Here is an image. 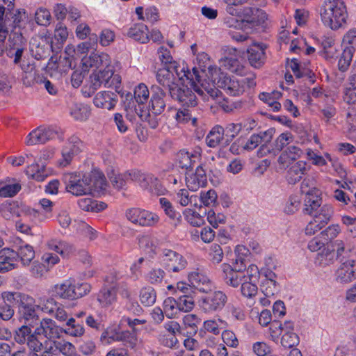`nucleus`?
Listing matches in <instances>:
<instances>
[{"label":"nucleus","instance_id":"42","mask_svg":"<svg viewBox=\"0 0 356 356\" xmlns=\"http://www.w3.org/2000/svg\"><path fill=\"white\" fill-rule=\"evenodd\" d=\"M63 332L72 337H79L83 335L85 330L82 324L77 323L74 318H70L66 321Z\"/></svg>","mask_w":356,"mask_h":356},{"label":"nucleus","instance_id":"50","mask_svg":"<svg viewBox=\"0 0 356 356\" xmlns=\"http://www.w3.org/2000/svg\"><path fill=\"white\" fill-rule=\"evenodd\" d=\"M36 335L34 333L27 339V345L30 350L29 356H39V353L44 349V342L40 341Z\"/></svg>","mask_w":356,"mask_h":356},{"label":"nucleus","instance_id":"54","mask_svg":"<svg viewBox=\"0 0 356 356\" xmlns=\"http://www.w3.org/2000/svg\"><path fill=\"white\" fill-rule=\"evenodd\" d=\"M165 277V271L161 268H152L145 275V280L151 284L156 285L162 282Z\"/></svg>","mask_w":356,"mask_h":356},{"label":"nucleus","instance_id":"5","mask_svg":"<svg viewBox=\"0 0 356 356\" xmlns=\"http://www.w3.org/2000/svg\"><path fill=\"white\" fill-rule=\"evenodd\" d=\"M111 64L108 67H104L94 72L90 76L92 92H95L102 85L106 88H118L121 82L119 74H114Z\"/></svg>","mask_w":356,"mask_h":356},{"label":"nucleus","instance_id":"11","mask_svg":"<svg viewBox=\"0 0 356 356\" xmlns=\"http://www.w3.org/2000/svg\"><path fill=\"white\" fill-rule=\"evenodd\" d=\"M136 182L143 189L152 195H162L166 191L158 178L152 174L143 173L137 170Z\"/></svg>","mask_w":356,"mask_h":356},{"label":"nucleus","instance_id":"49","mask_svg":"<svg viewBox=\"0 0 356 356\" xmlns=\"http://www.w3.org/2000/svg\"><path fill=\"white\" fill-rule=\"evenodd\" d=\"M25 172L29 178L37 181H43L47 177V174L43 168L40 167L37 163H33L28 166Z\"/></svg>","mask_w":356,"mask_h":356},{"label":"nucleus","instance_id":"45","mask_svg":"<svg viewBox=\"0 0 356 356\" xmlns=\"http://www.w3.org/2000/svg\"><path fill=\"white\" fill-rule=\"evenodd\" d=\"M149 97V92L147 86L144 83L138 84L134 89V99L138 103V110L142 109L141 106H143L147 102ZM144 106H143V108Z\"/></svg>","mask_w":356,"mask_h":356},{"label":"nucleus","instance_id":"48","mask_svg":"<svg viewBox=\"0 0 356 356\" xmlns=\"http://www.w3.org/2000/svg\"><path fill=\"white\" fill-rule=\"evenodd\" d=\"M140 300L145 307L154 305L156 299L155 290L151 286L143 287L140 291Z\"/></svg>","mask_w":356,"mask_h":356},{"label":"nucleus","instance_id":"27","mask_svg":"<svg viewBox=\"0 0 356 356\" xmlns=\"http://www.w3.org/2000/svg\"><path fill=\"white\" fill-rule=\"evenodd\" d=\"M307 172V163L304 161H297L287 171L286 179L288 182L291 184L298 182Z\"/></svg>","mask_w":356,"mask_h":356},{"label":"nucleus","instance_id":"25","mask_svg":"<svg viewBox=\"0 0 356 356\" xmlns=\"http://www.w3.org/2000/svg\"><path fill=\"white\" fill-rule=\"evenodd\" d=\"M356 279L354 261L343 262L337 271V280L341 283H349Z\"/></svg>","mask_w":356,"mask_h":356},{"label":"nucleus","instance_id":"12","mask_svg":"<svg viewBox=\"0 0 356 356\" xmlns=\"http://www.w3.org/2000/svg\"><path fill=\"white\" fill-rule=\"evenodd\" d=\"M170 96L185 107H195L197 104L196 95L187 86L170 88Z\"/></svg>","mask_w":356,"mask_h":356},{"label":"nucleus","instance_id":"43","mask_svg":"<svg viewBox=\"0 0 356 356\" xmlns=\"http://www.w3.org/2000/svg\"><path fill=\"white\" fill-rule=\"evenodd\" d=\"M27 296V294L17 291H6L1 293V298L2 300V303L14 307L17 303L20 305L24 297L25 298Z\"/></svg>","mask_w":356,"mask_h":356},{"label":"nucleus","instance_id":"44","mask_svg":"<svg viewBox=\"0 0 356 356\" xmlns=\"http://www.w3.org/2000/svg\"><path fill=\"white\" fill-rule=\"evenodd\" d=\"M163 307L165 315L168 318H176L180 312L177 300L172 297L167 298L163 302Z\"/></svg>","mask_w":356,"mask_h":356},{"label":"nucleus","instance_id":"23","mask_svg":"<svg viewBox=\"0 0 356 356\" xmlns=\"http://www.w3.org/2000/svg\"><path fill=\"white\" fill-rule=\"evenodd\" d=\"M266 47L261 44H253L248 49V58L250 64L255 67H261L266 59Z\"/></svg>","mask_w":356,"mask_h":356},{"label":"nucleus","instance_id":"15","mask_svg":"<svg viewBox=\"0 0 356 356\" xmlns=\"http://www.w3.org/2000/svg\"><path fill=\"white\" fill-rule=\"evenodd\" d=\"M83 147L81 140L76 136H72L68 140L67 144L63 149L62 159L59 163L65 167L70 163L74 155L79 154Z\"/></svg>","mask_w":356,"mask_h":356},{"label":"nucleus","instance_id":"22","mask_svg":"<svg viewBox=\"0 0 356 356\" xmlns=\"http://www.w3.org/2000/svg\"><path fill=\"white\" fill-rule=\"evenodd\" d=\"M302 154L303 151L299 147L291 145L281 153L277 161L282 168L286 169L300 159Z\"/></svg>","mask_w":356,"mask_h":356},{"label":"nucleus","instance_id":"57","mask_svg":"<svg viewBox=\"0 0 356 356\" xmlns=\"http://www.w3.org/2000/svg\"><path fill=\"white\" fill-rule=\"evenodd\" d=\"M353 56V49L352 47H346L341 54L339 60V69L345 72L348 70Z\"/></svg>","mask_w":356,"mask_h":356},{"label":"nucleus","instance_id":"36","mask_svg":"<svg viewBox=\"0 0 356 356\" xmlns=\"http://www.w3.org/2000/svg\"><path fill=\"white\" fill-rule=\"evenodd\" d=\"M224 134L225 130L222 126H214L206 137L207 145L209 147H216L223 139Z\"/></svg>","mask_w":356,"mask_h":356},{"label":"nucleus","instance_id":"16","mask_svg":"<svg viewBox=\"0 0 356 356\" xmlns=\"http://www.w3.org/2000/svg\"><path fill=\"white\" fill-rule=\"evenodd\" d=\"M63 333V329L59 327L54 321L50 318H44L39 327L35 330L37 335H43L47 339H58Z\"/></svg>","mask_w":356,"mask_h":356},{"label":"nucleus","instance_id":"38","mask_svg":"<svg viewBox=\"0 0 356 356\" xmlns=\"http://www.w3.org/2000/svg\"><path fill=\"white\" fill-rule=\"evenodd\" d=\"M271 137V134L269 131H264L257 134H252L248 140L245 145L243 147V149L248 151L253 150L264 140H270Z\"/></svg>","mask_w":356,"mask_h":356},{"label":"nucleus","instance_id":"46","mask_svg":"<svg viewBox=\"0 0 356 356\" xmlns=\"http://www.w3.org/2000/svg\"><path fill=\"white\" fill-rule=\"evenodd\" d=\"M17 252L19 254V260L20 259L23 266L29 265L35 257L33 248L29 244L22 245Z\"/></svg>","mask_w":356,"mask_h":356},{"label":"nucleus","instance_id":"26","mask_svg":"<svg viewBox=\"0 0 356 356\" xmlns=\"http://www.w3.org/2000/svg\"><path fill=\"white\" fill-rule=\"evenodd\" d=\"M157 82L163 87L169 88L170 92V88H175V80L178 77L174 70L170 67H164L160 68L156 75Z\"/></svg>","mask_w":356,"mask_h":356},{"label":"nucleus","instance_id":"28","mask_svg":"<svg viewBox=\"0 0 356 356\" xmlns=\"http://www.w3.org/2000/svg\"><path fill=\"white\" fill-rule=\"evenodd\" d=\"M127 34L129 38L142 44H145L149 41L148 28L142 23L134 24L129 29Z\"/></svg>","mask_w":356,"mask_h":356},{"label":"nucleus","instance_id":"56","mask_svg":"<svg viewBox=\"0 0 356 356\" xmlns=\"http://www.w3.org/2000/svg\"><path fill=\"white\" fill-rule=\"evenodd\" d=\"M208 255L212 264H218L222 261L224 253L220 245L213 243L209 248Z\"/></svg>","mask_w":356,"mask_h":356},{"label":"nucleus","instance_id":"24","mask_svg":"<svg viewBox=\"0 0 356 356\" xmlns=\"http://www.w3.org/2000/svg\"><path fill=\"white\" fill-rule=\"evenodd\" d=\"M117 95L110 91H102L96 94L93 103L97 108L112 110L117 104Z\"/></svg>","mask_w":356,"mask_h":356},{"label":"nucleus","instance_id":"1","mask_svg":"<svg viewBox=\"0 0 356 356\" xmlns=\"http://www.w3.org/2000/svg\"><path fill=\"white\" fill-rule=\"evenodd\" d=\"M193 74L195 76L197 82L193 81L192 87L195 92L207 99H209V97L214 99L220 94V91L215 85L232 96L242 95L246 88L254 87L256 85L254 74L247 78L238 79L222 72L220 68H215L213 72H211L212 83H210L201 82L199 76L196 74L197 72L196 67H193Z\"/></svg>","mask_w":356,"mask_h":356},{"label":"nucleus","instance_id":"40","mask_svg":"<svg viewBox=\"0 0 356 356\" xmlns=\"http://www.w3.org/2000/svg\"><path fill=\"white\" fill-rule=\"evenodd\" d=\"M136 14L139 19L146 20L152 23L156 22L159 17L158 9L154 6L148 7L145 10L141 6L137 7Z\"/></svg>","mask_w":356,"mask_h":356},{"label":"nucleus","instance_id":"32","mask_svg":"<svg viewBox=\"0 0 356 356\" xmlns=\"http://www.w3.org/2000/svg\"><path fill=\"white\" fill-rule=\"evenodd\" d=\"M314 193L306 195L304 199V210L309 215H312L321 207L322 203L320 190H314Z\"/></svg>","mask_w":356,"mask_h":356},{"label":"nucleus","instance_id":"20","mask_svg":"<svg viewBox=\"0 0 356 356\" xmlns=\"http://www.w3.org/2000/svg\"><path fill=\"white\" fill-rule=\"evenodd\" d=\"M34 303V299L28 295L25 298H23L22 302L19 305V312L22 318L30 326H32V323L38 319Z\"/></svg>","mask_w":356,"mask_h":356},{"label":"nucleus","instance_id":"60","mask_svg":"<svg viewBox=\"0 0 356 356\" xmlns=\"http://www.w3.org/2000/svg\"><path fill=\"white\" fill-rule=\"evenodd\" d=\"M307 159L312 161L314 165L322 167L327 165V159L324 156H321L310 148L306 149Z\"/></svg>","mask_w":356,"mask_h":356},{"label":"nucleus","instance_id":"37","mask_svg":"<svg viewBox=\"0 0 356 356\" xmlns=\"http://www.w3.org/2000/svg\"><path fill=\"white\" fill-rule=\"evenodd\" d=\"M79 207L86 211L99 212L104 210L107 205L103 202H98L91 198L86 197L78 201Z\"/></svg>","mask_w":356,"mask_h":356},{"label":"nucleus","instance_id":"9","mask_svg":"<svg viewBox=\"0 0 356 356\" xmlns=\"http://www.w3.org/2000/svg\"><path fill=\"white\" fill-rule=\"evenodd\" d=\"M158 56L162 63L166 65V67H172L175 70L179 80L183 81L184 78H186L191 84L193 81H195L192 73L188 70H186L184 65L180 66L177 62L173 61L171 54L167 48L164 47H160L158 50Z\"/></svg>","mask_w":356,"mask_h":356},{"label":"nucleus","instance_id":"59","mask_svg":"<svg viewBox=\"0 0 356 356\" xmlns=\"http://www.w3.org/2000/svg\"><path fill=\"white\" fill-rule=\"evenodd\" d=\"M177 300L178 302V309L182 312H189L195 306L194 299L189 295L180 296Z\"/></svg>","mask_w":356,"mask_h":356},{"label":"nucleus","instance_id":"6","mask_svg":"<svg viewBox=\"0 0 356 356\" xmlns=\"http://www.w3.org/2000/svg\"><path fill=\"white\" fill-rule=\"evenodd\" d=\"M227 299V296L222 291L207 292L200 300L199 305L204 313L211 314L222 310Z\"/></svg>","mask_w":356,"mask_h":356},{"label":"nucleus","instance_id":"14","mask_svg":"<svg viewBox=\"0 0 356 356\" xmlns=\"http://www.w3.org/2000/svg\"><path fill=\"white\" fill-rule=\"evenodd\" d=\"M220 267L222 277L228 286L237 288L246 278L245 273L241 271V268L232 269L231 265L227 263H223Z\"/></svg>","mask_w":356,"mask_h":356},{"label":"nucleus","instance_id":"53","mask_svg":"<svg viewBox=\"0 0 356 356\" xmlns=\"http://www.w3.org/2000/svg\"><path fill=\"white\" fill-rule=\"evenodd\" d=\"M58 305V302L52 298H40L37 307L44 313L51 315L54 314Z\"/></svg>","mask_w":356,"mask_h":356},{"label":"nucleus","instance_id":"64","mask_svg":"<svg viewBox=\"0 0 356 356\" xmlns=\"http://www.w3.org/2000/svg\"><path fill=\"white\" fill-rule=\"evenodd\" d=\"M322 46L327 58H332L337 51L334 40L331 37H324L322 40Z\"/></svg>","mask_w":356,"mask_h":356},{"label":"nucleus","instance_id":"30","mask_svg":"<svg viewBox=\"0 0 356 356\" xmlns=\"http://www.w3.org/2000/svg\"><path fill=\"white\" fill-rule=\"evenodd\" d=\"M137 170L127 171L121 174H113L110 177L113 186L117 189H122L130 181H136Z\"/></svg>","mask_w":356,"mask_h":356},{"label":"nucleus","instance_id":"61","mask_svg":"<svg viewBox=\"0 0 356 356\" xmlns=\"http://www.w3.org/2000/svg\"><path fill=\"white\" fill-rule=\"evenodd\" d=\"M175 119L178 123H190L193 127H195L197 124V119L195 118H192L189 110L186 108L178 110L175 115Z\"/></svg>","mask_w":356,"mask_h":356},{"label":"nucleus","instance_id":"34","mask_svg":"<svg viewBox=\"0 0 356 356\" xmlns=\"http://www.w3.org/2000/svg\"><path fill=\"white\" fill-rule=\"evenodd\" d=\"M188 277L191 284L200 291L207 292L211 285L210 280L200 273L191 272L188 274Z\"/></svg>","mask_w":356,"mask_h":356},{"label":"nucleus","instance_id":"4","mask_svg":"<svg viewBox=\"0 0 356 356\" xmlns=\"http://www.w3.org/2000/svg\"><path fill=\"white\" fill-rule=\"evenodd\" d=\"M323 23L332 30H337L346 22L348 13L343 0H325L321 10Z\"/></svg>","mask_w":356,"mask_h":356},{"label":"nucleus","instance_id":"10","mask_svg":"<svg viewBox=\"0 0 356 356\" xmlns=\"http://www.w3.org/2000/svg\"><path fill=\"white\" fill-rule=\"evenodd\" d=\"M111 64V59L109 55L104 52L95 51L88 56L81 58L82 69L84 71H89L90 69L97 71L104 67H108Z\"/></svg>","mask_w":356,"mask_h":356},{"label":"nucleus","instance_id":"55","mask_svg":"<svg viewBox=\"0 0 356 356\" xmlns=\"http://www.w3.org/2000/svg\"><path fill=\"white\" fill-rule=\"evenodd\" d=\"M73 300L87 295L91 290V286L87 282H75L72 280Z\"/></svg>","mask_w":356,"mask_h":356},{"label":"nucleus","instance_id":"29","mask_svg":"<svg viewBox=\"0 0 356 356\" xmlns=\"http://www.w3.org/2000/svg\"><path fill=\"white\" fill-rule=\"evenodd\" d=\"M342 98L346 104L356 102V74L350 75L344 83Z\"/></svg>","mask_w":356,"mask_h":356},{"label":"nucleus","instance_id":"47","mask_svg":"<svg viewBox=\"0 0 356 356\" xmlns=\"http://www.w3.org/2000/svg\"><path fill=\"white\" fill-rule=\"evenodd\" d=\"M182 213L186 221L193 227H200L204 223V218L193 209H185Z\"/></svg>","mask_w":356,"mask_h":356},{"label":"nucleus","instance_id":"39","mask_svg":"<svg viewBox=\"0 0 356 356\" xmlns=\"http://www.w3.org/2000/svg\"><path fill=\"white\" fill-rule=\"evenodd\" d=\"M116 300V290L115 286L104 287L97 295V300L102 307H108Z\"/></svg>","mask_w":356,"mask_h":356},{"label":"nucleus","instance_id":"35","mask_svg":"<svg viewBox=\"0 0 356 356\" xmlns=\"http://www.w3.org/2000/svg\"><path fill=\"white\" fill-rule=\"evenodd\" d=\"M53 291L56 297L73 300L72 280H67L54 286Z\"/></svg>","mask_w":356,"mask_h":356},{"label":"nucleus","instance_id":"8","mask_svg":"<svg viewBox=\"0 0 356 356\" xmlns=\"http://www.w3.org/2000/svg\"><path fill=\"white\" fill-rule=\"evenodd\" d=\"M159 261L168 272L179 273L184 270L188 262L181 254L170 250L163 249L159 256Z\"/></svg>","mask_w":356,"mask_h":356},{"label":"nucleus","instance_id":"2","mask_svg":"<svg viewBox=\"0 0 356 356\" xmlns=\"http://www.w3.org/2000/svg\"><path fill=\"white\" fill-rule=\"evenodd\" d=\"M63 181L66 191L74 196L86 195L93 191L99 192L106 189L104 175L98 170L91 171L82 177L76 173H65Z\"/></svg>","mask_w":356,"mask_h":356},{"label":"nucleus","instance_id":"17","mask_svg":"<svg viewBox=\"0 0 356 356\" xmlns=\"http://www.w3.org/2000/svg\"><path fill=\"white\" fill-rule=\"evenodd\" d=\"M152 93L147 111L151 112L154 115H160L165 108V101L164 99L165 93L158 86H152Z\"/></svg>","mask_w":356,"mask_h":356},{"label":"nucleus","instance_id":"19","mask_svg":"<svg viewBox=\"0 0 356 356\" xmlns=\"http://www.w3.org/2000/svg\"><path fill=\"white\" fill-rule=\"evenodd\" d=\"M207 183L205 170L202 166H198L195 172H187L186 175V184L192 191H197L200 188L204 187Z\"/></svg>","mask_w":356,"mask_h":356},{"label":"nucleus","instance_id":"62","mask_svg":"<svg viewBox=\"0 0 356 356\" xmlns=\"http://www.w3.org/2000/svg\"><path fill=\"white\" fill-rule=\"evenodd\" d=\"M59 341L56 339L45 340L44 349L41 356H58Z\"/></svg>","mask_w":356,"mask_h":356},{"label":"nucleus","instance_id":"3","mask_svg":"<svg viewBox=\"0 0 356 356\" xmlns=\"http://www.w3.org/2000/svg\"><path fill=\"white\" fill-rule=\"evenodd\" d=\"M28 21L26 12L17 13L13 19L0 20V54L3 51V44L8 36V42L15 44H21L24 42V36L22 32L25 28Z\"/></svg>","mask_w":356,"mask_h":356},{"label":"nucleus","instance_id":"18","mask_svg":"<svg viewBox=\"0 0 356 356\" xmlns=\"http://www.w3.org/2000/svg\"><path fill=\"white\" fill-rule=\"evenodd\" d=\"M19 254L10 248L0 251V273H6L17 267Z\"/></svg>","mask_w":356,"mask_h":356},{"label":"nucleus","instance_id":"63","mask_svg":"<svg viewBox=\"0 0 356 356\" xmlns=\"http://www.w3.org/2000/svg\"><path fill=\"white\" fill-rule=\"evenodd\" d=\"M35 18L38 24L40 26H48L51 23V15L47 9L40 8L35 12Z\"/></svg>","mask_w":356,"mask_h":356},{"label":"nucleus","instance_id":"51","mask_svg":"<svg viewBox=\"0 0 356 356\" xmlns=\"http://www.w3.org/2000/svg\"><path fill=\"white\" fill-rule=\"evenodd\" d=\"M159 203L166 216H168L172 220H177V221H180V213L175 209L172 203L167 198L161 197L159 199Z\"/></svg>","mask_w":356,"mask_h":356},{"label":"nucleus","instance_id":"58","mask_svg":"<svg viewBox=\"0 0 356 356\" xmlns=\"http://www.w3.org/2000/svg\"><path fill=\"white\" fill-rule=\"evenodd\" d=\"M258 291L257 286L253 281L247 280V278L241 284V295L244 297L251 298L256 296Z\"/></svg>","mask_w":356,"mask_h":356},{"label":"nucleus","instance_id":"31","mask_svg":"<svg viewBox=\"0 0 356 356\" xmlns=\"http://www.w3.org/2000/svg\"><path fill=\"white\" fill-rule=\"evenodd\" d=\"M220 65L230 72L240 76L245 74V67L239 62L236 54L225 56L220 60Z\"/></svg>","mask_w":356,"mask_h":356},{"label":"nucleus","instance_id":"52","mask_svg":"<svg viewBox=\"0 0 356 356\" xmlns=\"http://www.w3.org/2000/svg\"><path fill=\"white\" fill-rule=\"evenodd\" d=\"M20 67L24 74L23 76L24 83L29 85L33 83L36 75V70L34 65L30 63H25L24 61L23 63L20 65Z\"/></svg>","mask_w":356,"mask_h":356},{"label":"nucleus","instance_id":"41","mask_svg":"<svg viewBox=\"0 0 356 356\" xmlns=\"http://www.w3.org/2000/svg\"><path fill=\"white\" fill-rule=\"evenodd\" d=\"M197 195H191L186 188L178 190L175 196V200L182 207H186L193 204L197 206Z\"/></svg>","mask_w":356,"mask_h":356},{"label":"nucleus","instance_id":"7","mask_svg":"<svg viewBox=\"0 0 356 356\" xmlns=\"http://www.w3.org/2000/svg\"><path fill=\"white\" fill-rule=\"evenodd\" d=\"M125 216L129 222L140 227H154L159 222L156 213L138 207L127 209Z\"/></svg>","mask_w":356,"mask_h":356},{"label":"nucleus","instance_id":"33","mask_svg":"<svg viewBox=\"0 0 356 356\" xmlns=\"http://www.w3.org/2000/svg\"><path fill=\"white\" fill-rule=\"evenodd\" d=\"M281 97L282 92L277 90L262 92L259 95V99L266 103L273 112H277L281 109V104L278 102Z\"/></svg>","mask_w":356,"mask_h":356},{"label":"nucleus","instance_id":"21","mask_svg":"<svg viewBox=\"0 0 356 356\" xmlns=\"http://www.w3.org/2000/svg\"><path fill=\"white\" fill-rule=\"evenodd\" d=\"M200 156V149H193L190 152L183 149L177 152L176 160L180 168L188 169L192 168Z\"/></svg>","mask_w":356,"mask_h":356},{"label":"nucleus","instance_id":"13","mask_svg":"<svg viewBox=\"0 0 356 356\" xmlns=\"http://www.w3.org/2000/svg\"><path fill=\"white\" fill-rule=\"evenodd\" d=\"M56 135V131L53 128L40 126L29 133L26 138V144L27 145L43 144L54 138Z\"/></svg>","mask_w":356,"mask_h":356}]
</instances>
